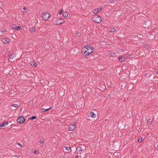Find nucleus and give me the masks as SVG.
<instances>
[{"label":"nucleus","mask_w":158,"mask_h":158,"mask_svg":"<svg viewBox=\"0 0 158 158\" xmlns=\"http://www.w3.org/2000/svg\"><path fill=\"white\" fill-rule=\"evenodd\" d=\"M94 52V48L92 46L85 45L82 49L81 53L85 56H88L92 53Z\"/></svg>","instance_id":"nucleus-1"},{"label":"nucleus","mask_w":158,"mask_h":158,"mask_svg":"<svg viewBox=\"0 0 158 158\" xmlns=\"http://www.w3.org/2000/svg\"><path fill=\"white\" fill-rule=\"evenodd\" d=\"M42 14V17L43 19L45 20L48 19L50 16L49 13L47 12H44Z\"/></svg>","instance_id":"nucleus-2"},{"label":"nucleus","mask_w":158,"mask_h":158,"mask_svg":"<svg viewBox=\"0 0 158 158\" xmlns=\"http://www.w3.org/2000/svg\"><path fill=\"white\" fill-rule=\"evenodd\" d=\"M76 127V124L75 123H73L69 125V131H73L75 130Z\"/></svg>","instance_id":"nucleus-3"},{"label":"nucleus","mask_w":158,"mask_h":158,"mask_svg":"<svg viewBox=\"0 0 158 158\" xmlns=\"http://www.w3.org/2000/svg\"><path fill=\"white\" fill-rule=\"evenodd\" d=\"M93 21L97 23H100L102 21L101 17L99 16H96L93 18Z\"/></svg>","instance_id":"nucleus-4"},{"label":"nucleus","mask_w":158,"mask_h":158,"mask_svg":"<svg viewBox=\"0 0 158 158\" xmlns=\"http://www.w3.org/2000/svg\"><path fill=\"white\" fill-rule=\"evenodd\" d=\"M25 119L24 117L21 116L19 117L17 119V122L19 123L22 124L24 123Z\"/></svg>","instance_id":"nucleus-5"},{"label":"nucleus","mask_w":158,"mask_h":158,"mask_svg":"<svg viewBox=\"0 0 158 158\" xmlns=\"http://www.w3.org/2000/svg\"><path fill=\"white\" fill-rule=\"evenodd\" d=\"M65 22L64 20L63 19H57L56 21V24L59 25L64 23Z\"/></svg>","instance_id":"nucleus-6"},{"label":"nucleus","mask_w":158,"mask_h":158,"mask_svg":"<svg viewBox=\"0 0 158 158\" xmlns=\"http://www.w3.org/2000/svg\"><path fill=\"white\" fill-rule=\"evenodd\" d=\"M76 151L77 153L80 154H81L82 151L81 148L80 147H77L76 148Z\"/></svg>","instance_id":"nucleus-7"},{"label":"nucleus","mask_w":158,"mask_h":158,"mask_svg":"<svg viewBox=\"0 0 158 158\" xmlns=\"http://www.w3.org/2000/svg\"><path fill=\"white\" fill-rule=\"evenodd\" d=\"M103 7H101L99 9H95L93 10V13L94 14H97L98 12L100 11L102 9Z\"/></svg>","instance_id":"nucleus-8"},{"label":"nucleus","mask_w":158,"mask_h":158,"mask_svg":"<svg viewBox=\"0 0 158 158\" xmlns=\"http://www.w3.org/2000/svg\"><path fill=\"white\" fill-rule=\"evenodd\" d=\"M2 42L5 44H7L10 42V40L6 38H4L2 39Z\"/></svg>","instance_id":"nucleus-9"},{"label":"nucleus","mask_w":158,"mask_h":158,"mask_svg":"<svg viewBox=\"0 0 158 158\" xmlns=\"http://www.w3.org/2000/svg\"><path fill=\"white\" fill-rule=\"evenodd\" d=\"M108 31L111 32H114L115 31V29L113 27H110L109 28Z\"/></svg>","instance_id":"nucleus-10"},{"label":"nucleus","mask_w":158,"mask_h":158,"mask_svg":"<svg viewBox=\"0 0 158 158\" xmlns=\"http://www.w3.org/2000/svg\"><path fill=\"white\" fill-rule=\"evenodd\" d=\"M8 124V123L7 122L4 123H2V124H0V128L5 127Z\"/></svg>","instance_id":"nucleus-11"},{"label":"nucleus","mask_w":158,"mask_h":158,"mask_svg":"<svg viewBox=\"0 0 158 158\" xmlns=\"http://www.w3.org/2000/svg\"><path fill=\"white\" fill-rule=\"evenodd\" d=\"M89 115L91 118H95L96 117V115L93 112H91L90 113Z\"/></svg>","instance_id":"nucleus-12"},{"label":"nucleus","mask_w":158,"mask_h":158,"mask_svg":"<svg viewBox=\"0 0 158 158\" xmlns=\"http://www.w3.org/2000/svg\"><path fill=\"white\" fill-rule=\"evenodd\" d=\"M118 59L120 62H122L125 61V58L124 57L122 56L118 57Z\"/></svg>","instance_id":"nucleus-13"},{"label":"nucleus","mask_w":158,"mask_h":158,"mask_svg":"<svg viewBox=\"0 0 158 158\" xmlns=\"http://www.w3.org/2000/svg\"><path fill=\"white\" fill-rule=\"evenodd\" d=\"M51 107H49L47 109H45L44 108H42L41 110V112H44L45 111H46L49 110H50L51 109Z\"/></svg>","instance_id":"nucleus-14"},{"label":"nucleus","mask_w":158,"mask_h":158,"mask_svg":"<svg viewBox=\"0 0 158 158\" xmlns=\"http://www.w3.org/2000/svg\"><path fill=\"white\" fill-rule=\"evenodd\" d=\"M10 28L13 30H16L17 28V26L16 25L14 24L11 26Z\"/></svg>","instance_id":"nucleus-15"},{"label":"nucleus","mask_w":158,"mask_h":158,"mask_svg":"<svg viewBox=\"0 0 158 158\" xmlns=\"http://www.w3.org/2000/svg\"><path fill=\"white\" fill-rule=\"evenodd\" d=\"M35 27H34L31 28L30 29V31L31 32H35Z\"/></svg>","instance_id":"nucleus-16"},{"label":"nucleus","mask_w":158,"mask_h":158,"mask_svg":"<svg viewBox=\"0 0 158 158\" xmlns=\"http://www.w3.org/2000/svg\"><path fill=\"white\" fill-rule=\"evenodd\" d=\"M15 56V54H12L10 55L9 57V60H12L13 59V58Z\"/></svg>","instance_id":"nucleus-17"},{"label":"nucleus","mask_w":158,"mask_h":158,"mask_svg":"<svg viewBox=\"0 0 158 158\" xmlns=\"http://www.w3.org/2000/svg\"><path fill=\"white\" fill-rule=\"evenodd\" d=\"M63 15L64 17L66 18L68 16V14L67 12H65L63 13Z\"/></svg>","instance_id":"nucleus-18"},{"label":"nucleus","mask_w":158,"mask_h":158,"mask_svg":"<svg viewBox=\"0 0 158 158\" xmlns=\"http://www.w3.org/2000/svg\"><path fill=\"white\" fill-rule=\"evenodd\" d=\"M27 11V9L26 7H23L22 10V12H26Z\"/></svg>","instance_id":"nucleus-19"},{"label":"nucleus","mask_w":158,"mask_h":158,"mask_svg":"<svg viewBox=\"0 0 158 158\" xmlns=\"http://www.w3.org/2000/svg\"><path fill=\"white\" fill-rule=\"evenodd\" d=\"M11 106L15 107L16 108H17L19 107L17 105L15 104H13Z\"/></svg>","instance_id":"nucleus-20"},{"label":"nucleus","mask_w":158,"mask_h":158,"mask_svg":"<svg viewBox=\"0 0 158 158\" xmlns=\"http://www.w3.org/2000/svg\"><path fill=\"white\" fill-rule=\"evenodd\" d=\"M31 65L33 66H34V67H35L36 66V64L35 63V62H33L32 63H31Z\"/></svg>","instance_id":"nucleus-21"},{"label":"nucleus","mask_w":158,"mask_h":158,"mask_svg":"<svg viewBox=\"0 0 158 158\" xmlns=\"http://www.w3.org/2000/svg\"><path fill=\"white\" fill-rule=\"evenodd\" d=\"M115 54L114 53H111L110 54V55L113 57H114V56H115Z\"/></svg>","instance_id":"nucleus-22"},{"label":"nucleus","mask_w":158,"mask_h":158,"mask_svg":"<svg viewBox=\"0 0 158 158\" xmlns=\"http://www.w3.org/2000/svg\"><path fill=\"white\" fill-rule=\"evenodd\" d=\"M65 148L66 149V150L68 151L71 150V148L70 147H65Z\"/></svg>","instance_id":"nucleus-23"},{"label":"nucleus","mask_w":158,"mask_h":158,"mask_svg":"<svg viewBox=\"0 0 158 158\" xmlns=\"http://www.w3.org/2000/svg\"><path fill=\"white\" fill-rule=\"evenodd\" d=\"M143 140V138H140V139H139L138 140V141L139 142H140Z\"/></svg>","instance_id":"nucleus-24"},{"label":"nucleus","mask_w":158,"mask_h":158,"mask_svg":"<svg viewBox=\"0 0 158 158\" xmlns=\"http://www.w3.org/2000/svg\"><path fill=\"white\" fill-rule=\"evenodd\" d=\"M36 118V116H33L31 117V119H32V120H33L34 119H35Z\"/></svg>","instance_id":"nucleus-25"},{"label":"nucleus","mask_w":158,"mask_h":158,"mask_svg":"<svg viewBox=\"0 0 158 158\" xmlns=\"http://www.w3.org/2000/svg\"><path fill=\"white\" fill-rule=\"evenodd\" d=\"M22 29V28H21V27H17V28H16V30H20V29Z\"/></svg>","instance_id":"nucleus-26"},{"label":"nucleus","mask_w":158,"mask_h":158,"mask_svg":"<svg viewBox=\"0 0 158 158\" xmlns=\"http://www.w3.org/2000/svg\"><path fill=\"white\" fill-rule=\"evenodd\" d=\"M20 147H22V146L21 143H16Z\"/></svg>","instance_id":"nucleus-27"},{"label":"nucleus","mask_w":158,"mask_h":158,"mask_svg":"<svg viewBox=\"0 0 158 158\" xmlns=\"http://www.w3.org/2000/svg\"><path fill=\"white\" fill-rule=\"evenodd\" d=\"M63 11V10L62 9H61L60 11V12L59 13V14H60V15H61V14H62V12Z\"/></svg>","instance_id":"nucleus-28"},{"label":"nucleus","mask_w":158,"mask_h":158,"mask_svg":"<svg viewBox=\"0 0 158 158\" xmlns=\"http://www.w3.org/2000/svg\"><path fill=\"white\" fill-rule=\"evenodd\" d=\"M39 143L41 144H43L44 143V141L41 140H40L39 141Z\"/></svg>","instance_id":"nucleus-29"},{"label":"nucleus","mask_w":158,"mask_h":158,"mask_svg":"<svg viewBox=\"0 0 158 158\" xmlns=\"http://www.w3.org/2000/svg\"><path fill=\"white\" fill-rule=\"evenodd\" d=\"M145 48L146 49H148L149 48V47H148V45H145Z\"/></svg>","instance_id":"nucleus-30"},{"label":"nucleus","mask_w":158,"mask_h":158,"mask_svg":"<svg viewBox=\"0 0 158 158\" xmlns=\"http://www.w3.org/2000/svg\"><path fill=\"white\" fill-rule=\"evenodd\" d=\"M117 1H118V0H111V2H116Z\"/></svg>","instance_id":"nucleus-31"},{"label":"nucleus","mask_w":158,"mask_h":158,"mask_svg":"<svg viewBox=\"0 0 158 158\" xmlns=\"http://www.w3.org/2000/svg\"><path fill=\"white\" fill-rule=\"evenodd\" d=\"M75 158H78V155H76L75 157Z\"/></svg>","instance_id":"nucleus-32"},{"label":"nucleus","mask_w":158,"mask_h":158,"mask_svg":"<svg viewBox=\"0 0 158 158\" xmlns=\"http://www.w3.org/2000/svg\"><path fill=\"white\" fill-rule=\"evenodd\" d=\"M34 153H37V151L36 150L34 151Z\"/></svg>","instance_id":"nucleus-33"},{"label":"nucleus","mask_w":158,"mask_h":158,"mask_svg":"<svg viewBox=\"0 0 158 158\" xmlns=\"http://www.w3.org/2000/svg\"><path fill=\"white\" fill-rule=\"evenodd\" d=\"M152 122V121H147V123H151Z\"/></svg>","instance_id":"nucleus-34"},{"label":"nucleus","mask_w":158,"mask_h":158,"mask_svg":"<svg viewBox=\"0 0 158 158\" xmlns=\"http://www.w3.org/2000/svg\"><path fill=\"white\" fill-rule=\"evenodd\" d=\"M156 148L157 149H158V144L156 146Z\"/></svg>","instance_id":"nucleus-35"},{"label":"nucleus","mask_w":158,"mask_h":158,"mask_svg":"<svg viewBox=\"0 0 158 158\" xmlns=\"http://www.w3.org/2000/svg\"><path fill=\"white\" fill-rule=\"evenodd\" d=\"M79 156H80V157H81V156L80 155Z\"/></svg>","instance_id":"nucleus-36"}]
</instances>
